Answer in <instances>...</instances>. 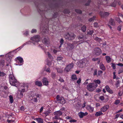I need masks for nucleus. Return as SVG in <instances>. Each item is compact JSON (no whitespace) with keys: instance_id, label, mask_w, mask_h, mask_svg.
<instances>
[{"instance_id":"6","label":"nucleus","mask_w":123,"mask_h":123,"mask_svg":"<svg viewBox=\"0 0 123 123\" xmlns=\"http://www.w3.org/2000/svg\"><path fill=\"white\" fill-rule=\"evenodd\" d=\"M40 40V37L39 36H35L31 38V40H32L33 43L34 44H36V43H37V42H39Z\"/></svg>"},{"instance_id":"22","label":"nucleus","mask_w":123,"mask_h":123,"mask_svg":"<svg viewBox=\"0 0 123 123\" xmlns=\"http://www.w3.org/2000/svg\"><path fill=\"white\" fill-rule=\"evenodd\" d=\"M115 19L116 21L117 22L119 23L121 25H123V22L119 18L116 17L115 18Z\"/></svg>"},{"instance_id":"16","label":"nucleus","mask_w":123,"mask_h":123,"mask_svg":"<svg viewBox=\"0 0 123 123\" xmlns=\"http://www.w3.org/2000/svg\"><path fill=\"white\" fill-rule=\"evenodd\" d=\"M88 114V113L87 112L85 113H83V112H80L78 113V115L80 118H82L83 117L86 116Z\"/></svg>"},{"instance_id":"26","label":"nucleus","mask_w":123,"mask_h":123,"mask_svg":"<svg viewBox=\"0 0 123 123\" xmlns=\"http://www.w3.org/2000/svg\"><path fill=\"white\" fill-rule=\"evenodd\" d=\"M6 87H4L2 86H0V93L3 92L4 91V89H6Z\"/></svg>"},{"instance_id":"30","label":"nucleus","mask_w":123,"mask_h":123,"mask_svg":"<svg viewBox=\"0 0 123 123\" xmlns=\"http://www.w3.org/2000/svg\"><path fill=\"white\" fill-rule=\"evenodd\" d=\"M78 39L80 40L79 41H82L84 39H86V38H85L82 35H80L79 37H78Z\"/></svg>"},{"instance_id":"61","label":"nucleus","mask_w":123,"mask_h":123,"mask_svg":"<svg viewBox=\"0 0 123 123\" xmlns=\"http://www.w3.org/2000/svg\"><path fill=\"white\" fill-rule=\"evenodd\" d=\"M123 72V70L122 69H119L118 71V73L119 74Z\"/></svg>"},{"instance_id":"55","label":"nucleus","mask_w":123,"mask_h":123,"mask_svg":"<svg viewBox=\"0 0 123 123\" xmlns=\"http://www.w3.org/2000/svg\"><path fill=\"white\" fill-rule=\"evenodd\" d=\"M100 104L99 103H96V106L97 107L100 106Z\"/></svg>"},{"instance_id":"20","label":"nucleus","mask_w":123,"mask_h":123,"mask_svg":"<svg viewBox=\"0 0 123 123\" xmlns=\"http://www.w3.org/2000/svg\"><path fill=\"white\" fill-rule=\"evenodd\" d=\"M17 60H16L17 62H18V61H19L21 63L20 64V65H22L23 64V62H24L23 59L22 58L20 57H18L17 58Z\"/></svg>"},{"instance_id":"47","label":"nucleus","mask_w":123,"mask_h":123,"mask_svg":"<svg viewBox=\"0 0 123 123\" xmlns=\"http://www.w3.org/2000/svg\"><path fill=\"white\" fill-rule=\"evenodd\" d=\"M122 26L121 25H119L117 29L118 31H121V29Z\"/></svg>"},{"instance_id":"40","label":"nucleus","mask_w":123,"mask_h":123,"mask_svg":"<svg viewBox=\"0 0 123 123\" xmlns=\"http://www.w3.org/2000/svg\"><path fill=\"white\" fill-rule=\"evenodd\" d=\"M105 88L106 90L108 92H109V90L110 89V88L109 86H108V85H106L105 87Z\"/></svg>"},{"instance_id":"46","label":"nucleus","mask_w":123,"mask_h":123,"mask_svg":"<svg viewBox=\"0 0 123 123\" xmlns=\"http://www.w3.org/2000/svg\"><path fill=\"white\" fill-rule=\"evenodd\" d=\"M95 18H96V17L93 16L92 18H90V19H89V21H93V20L94 19H95Z\"/></svg>"},{"instance_id":"44","label":"nucleus","mask_w":123,"mask_h":123,"mask_svg":"<svg viewBox=\"0 0 123 123\" xmlns=\"http://www.w3.org/2000/svg\"><path fill=\"white\" fill-rule=\"evenodd\" d=\"M45 71L47 72H49V73H50V68H45Z\"/></svg>"},{"instance_id":"12","label":"nucleus","mask_w":123,"mask_h":123,"mask_svg":"<svg viewBox=\"0 0 123 123\" xmlns=\"http://www.w3.org/2000/svg\"><path fill=\"white\" fill-rule=\"evenodd\" d=\"M62 114V112H61V111H57L55 113V116L54 117V119H59V116L61 115Z\"/></svg>"},{"instance_id":"9","label":"nucleus","mask_w":123,"mask_h":123,"mask_svg":"<svg viewBox=\"0 0 123 123\" xmlns=\"http://www.w3.org/2000/svg\"><path fill=\"white\" fill-rule=\"evenodd\" d=\"M101 53V50L98 47H97L95 49L94 53L96 55H99Z\"/></svg>"},{"instance_id":"64","label":"nucleus","mask_w":123,"mask_h":123,"mask_svg":"<svg viewBox=\"0 0 123 123\" xmlns=\"http://www.w3.org/2000/svg\"><path fill=\"white\" fill-rule=\"evenodd\" d=\"M97 74V70L95 69L94 71V73L93 74L94 75H96Z\"/></svg>"},{"instance_id":"15","label":"nucleus","mask_w":123,"mask_h":123,"mask_svg":"<svg viewBox=\"0 0 123 123\" xmlns=\"http://www.w3.org/2000/svg\"><path fill=\"white\" fill-rule=\"evenodd\" d=\"M109 106L108 105H105L101 109V111L103 112H105L109 109Z\"/></svg>"},{"instance_id":"11","label":"nucleus","mask_w":123,"mask_h":123,"mask_svg":"<svg viewBox=\"0 0 123 123\" xmlns=\"http://www.w3.org/2000/svg\"><path fill=\"white\" fill-rule=\"evenodd\" d=\"M110 4L108 5H110L111 6L115 7L117 1V0H109Z\"/></svg>"},{"instance_id":"48","label":"nucleus","mask_w":123,"mask_h":123,"mask_svg":"<svg viewBox=\"0 0 123 123\" xmlns=\"http://www.w3.org/2000/svg\"><path fill=\"white\" fill-rule=\"evenodd\" d=\"M75 11L77 13H81L82 12L80 10H78V9H76L75 10Z\"/></svg>"},{"instance_id":"29","label":"nucleus","mask_w":123,"mask_h":123,"mask_svg":"<svg viewBox=\"0 0 123 123\" xmlns=\"http://www.w3.org/2000/svg\"><path fill=\"white\" fill-rule=\"evenodd\" d=\"M71 78L73 80H77V78L75 74H73L71 77Z\"/></svg>"},{"instance_id":"25","label":"nucleus","mask_w":123,"mask_h":123,"mask_svg":"<svg viewBox=\"0 0 123 123\" xmlns=\"http://www.w3.org/2000/svg\"><path fill=\"white\" fill-rule=\"evenodd\" d=\"M105 58L106 61L107 62L109 63L111 62V58L109 56H106Z\"/></svg>"},{"instance_id":"58","label":"nucleus","mask_w":123,"mask_h":123,"mask_svg":"<svg viewBox=\"0 0 123 123\" xmlns=\"http://www.w3.org/2000/svg\"><path fill=\"white\" fill-rule=\"evenodd\" d=\"M25 110V108L24 107L22 106L20 108V110L21 111H23Z\"/></svg>"},{"instance_id":"38","label":"nucleus","mask_w":123,"mask_h":123,"mask_svg":"<svg viewBox=\"0 0 123 123\" xmlns=\"http://www.w3.org/2000/svg\"><path fill=\"white\" fill-rule=\"evenodd\" d=\"M111 64V67H112L113 69H115L116 68V64L114 63H112Z\"/></svg>"},{"instance_id":"19","label":"nucleus","mask_w":123,"mask_h":123,"mask_svg":"<svg viewBox=\"0 0 123 123\" xmlns=\"http://www.w3.org/2000/svg\"><path fill=\"white\" fill-rule=\"evenodd\" d=\"M42 82L45 85L47 86L49 84V82L47 78H43L42 80Z\"/></svg>"},{"instance_id":"13","label":"nucleus","mask_w":123,"mask_h":123,"mask_svg":"<svg viewBox=\"0 0 123 123\" xmlns=\"http://www.w3.org/2000/svg\"><path fill=\"white\" fill-rule=\"evenodd\" d=\"M40 95L39 94H37L33 96V97H30V99L31 100H32L33 102H37V97H39Z\"/></svg>"},{"instance_id":"23","label":"nucleus","mask_w":123,"mask_h":123,"mask_svg":"<svg viewBox=\"0 0 123 123\" xmlns=\"http://www.w3.org/2000/svg\"><path fill=\"white\" fill-rule=\"evenodd\" d=\"M35 84L39 86H42V83L40 81H37L35 82Z\"/></svg>"},{"instance_id":"52","label":"nucleus","mask_w":123,"mask_h":123,"mask_svg":"<svg viewBox=\"0 0 123 123\" xmlns=\"http://www.w3.org/2000/svg\"><path fill=\"white\" fill-rule=\"evenodd\" d=\"M69 46L71 48L73 49L74 47V44H71L70 45H69Z\"/></svg>"},{"instance_id":"1","label":"nucleus","mask_w":123,"mask_h":123,"mask_svg":"<svg viewBox=\"0 0 123 123\" xmlns=\"http://www.w3.org/2000/svg\"><path fill=\"white\" fill-rule=\"evenodd\" d=\"M10 80V83L12 85L15 86L17 87L20 84L18 82L17 80L16 79L14 76L12 74H10L9 76Z\"/></svg>"},{"instance_id":"24","label":"nucleus","mask_w":123,"mask_h":123,"mask_svg":"<svg viewBox=\"0 0 123 123\" xmlns=\"http://www.w3.org/2000/svg\"><path fill=\"white\" fill-rule=\"evenodd\" d=\"M31 41H30L28 42H27L26 43H24V44H23L22 46H21L20 47L18 48L17 49H18V50H19V49H20L22 48L24 46V45H26V44H31Z\"/></svg>"},{"instance_id":"62","label":"nucleus","mask_w":123,"mask_h":123,"mask_svg":"<svg viewBox=\"0 0 123 123\" xmlns=\"http://www.w3.org/2000/svg\"><path fill=\"white\" fill-rule=\"evenodd\" d=\"M94 26L95 27H97L98 25L97 23H95L94 24Z\"/></svg>"},{"instance_id":"31","label":"nucleus","mask_w":123,"mask_h":123,"mask_svg":"<svg viewBox=\"0 0 123 123\" xmlns=\"http://www.w3.org/2000/svg\"><path fill=\"white\" fill-rule=\"evenodd\" d=\"M62 57H57V61L59 63L60 62V61L61 62H62H62H63V61H62Z\"/></svg>"},{"instance_id":"37","label":"nucleus","mask_w":123,"mask_h":123,"mask_svg":"<svg viewBox=\"0 0 123 123\" xmlns=\"http://www.w3.org/2000/svg\"><path fill=\"white\" fill-rule=\"evenodd\" d=\"M94 39L95 40L98 42H100V41H101L102 40L101 39V38H98V37H95Z\"/></svg>"},{"instance_id":"57","label":"nucleus","mask_w":123,"mask_h":123,"mask_svg":"<svg viewBox=\"0 0 123 123\" xmlns=\"http://www.w3.org/2000/svg\"><path fill=\"white\" fill-rule=\"evenodd\" d=\"M37 31L36 29H33L31 31V32L32 33H35Z\"/></svg>"},{"instance_id":"39","label":"nucleus","mask_w":123,"mask_h":123,"mask_svg":"<svg viewBox=\"0 0 123 123\" xmlns=\"http://www.w3.org/2000/svg\"><path fill=\"white\" fill-rule=\"evenodd\" d=\"M5 74L3 72H0V77H3V76H5Z\"/></svg>"},{"instance_id":"43","label":"nucleus","mask_w":123,"mask_h":123,"mask_svg":"<svg viewBox=\"0 0 123 123\" xmlns=\"http://www.w3.org/2000/svg\"><path fill=\"white\" fill-rule=\"evenodd\" d=\"M120 100H119V99H117V100H115V104H116V105H117V104H119V103H120Z\"/></svg>"},{"instance_id":"28","label":"nucleus","mask_w":123,"mask_h":123,"mask_svg":"<svg viewBox=\"0 0 123 123\" xmlns=\"http://www.w3.org/2000/svg\"><path fill=\"white\" fill-rule=\"evenodd\" d=\"M103 113L102 111H98V112H96V113L95 114V115L96 116H99L102 114Z\"/></svg>"},{"instance_id":"5","label":"nucleus","mask_w":123,"mask_h":123,"mask_svg":"<svg viewBox=\"0 0 123 123\" xmlns=\"http://www.w3.org/2000/svg\"><path fill=\"white\" fill-rule=\"evenodd\" d=\"M75 37V35L73 33H67L64 35L65 38L69 40H73L74 38Z\"/></svg>"},{"instance_id":"42","label":"nucleus","mask_w":123,"mask_h":123,"mask_svg":"<svg viewBox=\"0 0 123 123\" xmlns=\"http://www.w3.org/2000/svg\"><path fill=\"white\" fill-rule=\"evenodd\" d=\"M93 32V31H87V34L89 35H92Z\"/></svg>"},{"instance_id":"63","label":"nucleus","mask_w":123,"mask_h":123,"mask_svg":"<svg viewBox=\"0 0 123 123\" xmlns=\"http://www.w3.org/2000/svg\"><path fill=\"white\" fill-rule=\"evenodd\" d=\"M117 65L118 66H123V64L122 63H118L117 64Z\"/></svg>"},{"instance_id":"27","label":"nucleus","mask_w":123,"mask_h":123,"mask_svg":"<svg viewBox=\"0 0 123 123\" xmlns=\"http://www.w3.org/2000/svg\"><path fill=\"white\" fill-rule=\"evenodd\" d=\"M35 120L37 121V122L39 123H41V122H43V120L40 118H36Z\"/></svg>"},{"instance_id":"10","label":"nucleus","mask_w":123,"mask_h":123,"mask_svg":"<svg viewBox=\"0 0 123 123\" xmlns=\"http://www.w3.org/2000/svg\"><path fill=\"white\" fill-rule=\"evenodd\" d=\"M109 24H110L112 26H115V25H116V23L114 19H112V18L110 19L109 23L108 25L110 28L111 29L112 27Z\"/></svg>"},{"instance_id":"2","label":"nucleus","mask_w":123,"mask_h":123,"mask_svg":"<svg viewBox=\"0 0 123 123\" xmlns=\"http://www.w3.org/2000/svg\"><path fill=\"white\" fill-rule=\"evenodd\" d=\"M28 88V85L27 84H24L20 87L18 91L20 92L19 94L18 95V97L19 98L22 97L23 94L22 92H25L27 91Z\"/></svg>"},{"instance_id":"3","label":"nucleus","mask_w":123,"mask_h":123,"mask_svg":"<svg viewBox=\"0 0 123 123\" xmlns=\"http://www.w3.org/2000/svg\"><path fill=\"white\" fill-rule=\"evenodd\" d=\"M98 85L94 83V82L92 83H89L87 85L86 88L89 91H92L94 90L98 87Z\"/></svg>"},{"instance_id":"45","label":"nucleus","mask_w":123,"mask_h":123,"mask_svg":"<svg viewBox=\"0 0 123 123\" xmlns=\"http://www.w3.org/2000/svg\"><path fill=\"white\" fill-rule=\"evenodd\" d=\"M63 71V70L62 69H60V68H58L57 69V72L58 73H62Z\"/></svg>"},{"instance_id":"53","label":"nucleus","mask_w":123,"mask_h":123,"mask_svg":"<svg viewBox=\"0 0 123 123\" xmlns=\"http://www.w3.org/2000/svg\"><path fill=\"white\" fill-rule=\"evenodd\" d=\"M76 121L77 120H75L72 119L70 120L69 121V122H76Z\"/></svg>"},{"instance_id":"56","label":"nucleus","mask_w":123,"mask_h":123,"mask_svg":"<svg viewBox=\"0 0 123 123\" xmlns=\"http://www.w3.org/2000/svg\"><path fill=\"white\" fill-rule=\"evenodd\" d=\"M109 93H110L111 94H112L113 93V92L112 90H111V89H110L109 90Z\"/></svg>"},{"instance_id":"35","label":"nucleus","mask_w":123,"mask_h":123,"mask_svg":"<svg viewBox=\"0 0 123 123\" xmlns=\"http://www.w3.org/2000/svg\"><path fill=\"white\" fill-rule=\"evenodd\" d=\"M52 112L50 111H45L44 112L46 116H47L49 115L51 112Z\"/></svg>"},{"instance_id":"8","label":"nucleus","mask_w":123,"mask_h":123,"mask_svg":"<svg viewBox=\"0 0 123 123\" xmlns=\"http://www.w3.org/2000/svg\"><path fill=\"white\" fill-rule=\"evenodd\" d=\"M74 66V64L73 63H71L67 65L65 68V70L67 72H68L70 71Z\"/></svg>"},{"instance_id":"36","label":"nucleus","mask_w":123,"mask_h":123,"mask_svg":"<svg viewBox=\"0 0 123 123\" xmlns=\"http://www.w3.org/2000/svg\"><path fill=\"white\" fill-rule=\"evenodd\" d=\"M83 32H85L86 30V27L85 26H83L81 28Z\"/></svg>"},{"instance_id":"49","label":"nucleus","mask_w":123,"mask_h":123,"mask_svg":"<svg viewBox=\"0 0 123 123\" xmlns=\"http://www.w3.org/2000/svg\"><path fill=\"white\" fill-rule=\"evenodd\" d=\"M81 79L80 78L77 81V83L79 85L80 84L81 82Z\"/></svg>"},{"instance_id":"50","label":"nucleus","mask_w":123,"mask_h":123,"mask_svg":"<svg viewBox=\"0 0 123 123\" xmlns=\"http://www.w3.org/2000/svg\"><path fill=\"white\" fill-rule=\"evenodd\" d=\"M90 80V79H87L86 80V81H85V82L83 84L84 85H86L88 83V82H87V81H88V80Z\"/></svg>"},{"instance_id":"7","label":"nucleus","mask_w":123,"mask_h":123,"mask_svg":"<svg viewBox=\"0 0 123 123\" xmlns=\"http://www.w3.org/2000/svg\"><path fill=\"white\" fill-rule=\"evenodd\" d=\"M57 99L58 103L62 104H65L66 102V100L64 99L63 97H60L59 95H57Z\"/></svg>"},{"instance_id":"54","label":"nucleus","mask_w":123,"mask_h":123,"mask_svg":"<svg viewBox=\"0 0 123 123\" xmlns=\"http://www.w3.org/2000/svg\"><path fill=\"white\" fill-rule=\"evenodd\" d=\"M104 96H100L99 97V99L101 100H103L104 99Z\"/></svg>"},{"instance_id":"21","label":"nucleus","mask_w":123,"mask_h":123,"mask_svg":"<svg viewBox=\"0 0 123 123\" xmlns=\"http://www.w3.org/2000/svg\"><path fill=\"white\" fill-rule=\"evenodd\" d=\"M8 119L7 120V121L8 123H11V122H13L14 121L13 120V118L12 116H10L8 117Z\"/></svg>"},{"instance_id":"33","label":"nucleus","mask_w":123,"mask_h":123,"mask_svg":"<svg viewBox=\"0 0 123 123\" xmlns=\"http://www.w3.org/2000/svg\"><path fill=\"white\" fill-rule=\"evenodd\" d=\"M93 81L94 83L97 84H100L101 83V81L99 80H94Z\"/></svg>"},{"instance_id":"34","label":"nucleus","mask_w":123,"mask_h":123,"mask_svg":"<svg viewBox=\"0 0 123 123\" xmlns=\"http://www.w3.org/2000/svg\"><path fill=\"white\" fill-rule=\"evenodd\" d=\"M9 98H10V102L11 103H13V97L12 95H10L9 96Z\"/></svg>"},{"instance_id":"14","label":"nucleus","mask_w":123,"mask_h":123,"mask_svg":"<svg viewBox=\"0 0 123 123\" xmlns=\"http://www.w3.org/2000/svg\"><path fill=\"white\" fill-rule=\"evenodd\" d=\"M100 15L102 17H105L108 16L110 13L108 12H100L99 13Z\"/></svg>"},{"instance_id":"17","label":"nucleus","mask_w":123,"mask_h":123,"mask_svg":"<svg viewBox=\"0 0 123 123\" xmlns=\"http://www.w3.org/2000/svg\"><path fill=\"white\" fill-rule=\"evenodd\" d=\"M86 109L90 112H92L94 110V108L92 107L90 105H88L86 107Z\"/></svg>"},{"instance_id":"4","label":"nucleus","mask_w":123,"mask_h":123,"mask_svg":"<svg viewBox=\"0 0 123 123\" xmlns=\"http://www.w3.org/2000/svg\"><path fill=\"white\" fill-rule=\"evenodd\" d=\"M89 60L86 58L83 59L82 62H80L78 64V66L80 68H83L87 66L89 63Z\"/></svg>"},{"instance_id":"41","label":"nucleus","mask_w":123,"mask_h":123,"mask_svg":"<svg viewBox=\"0 0 123 123\" xmlns=\"http://www.w3.org/2000/svg\"><path fill=\"white\" fill-rule=\"evenodd\" d=\"M47 55H48V57H49V58H50L51 59H52V56H51V54H50L49 52H48L47 53Z\"/></svg>"},{"instance_id":"32","label":"nucleus","mask_w":123,"mask_h":123,"mask_svg":"<svg viewBox=\"0 0 123 123\" xmlns=\"http://www.w3.org/2000/svg\"><path fill=\"white\" fill-rule=\"evenodd\" d=\"M100 68L103 70H105V68L104 64L100 63Z\"/></svg>"},{"instance_id":"59","label":"nucleus","mask_w":123,"mask_h":123,"mask_svg":"<svg viewBox=\"0 0 123 123\" xmlns=\"http://www.w3.org/2000/svg\"><path fill=\"white\" fill-rule=\"evenodd\" d=\"M101 91V90L100 88H97L96 89V92H100Z\"/></svg>"},{"instance_id":"51","label":"nucleus","mask_w":123,"mask_h":123,"mask_svg":"<svg viewBox=\"0 0 123 123\" xmlns=\"http://www.w3.org/2000/svg\"><path fill=\"white\" fill-rule=\"evenodd\" d=\"M117 15L118 16H120L122 18H123V15L121 13L118 12L117 14Z\"/></svg>"},{"instance_id":"60","label":"nucleus","mask_w":123,"mask_h":123,"mask_svg":"<svg viewBox=\"0 0 123 123\" xmlns=\"http://www.w3.org/2000/svg\"><path fill=\"white\" fill-rule=\"evenodd\" d=\"M98 58H94L92 59V61H96V60H98Z\"/></svg>"},{"instance_id":"18","label":"nucleus","mask_w":123,"mask_h":123,"mask_svg":"<svg viewBox=\"0 0 123 123\" xmlns=\"http://www.w3.org/2000/svg\"><path fill=\"white\" fill-rule=\"evenodd\" d=\"M42 42L45 44L47 45L49 44L50 43V41L49 39H47L46 38H44L42 40Z\"/></svg>"}]
</instances>
